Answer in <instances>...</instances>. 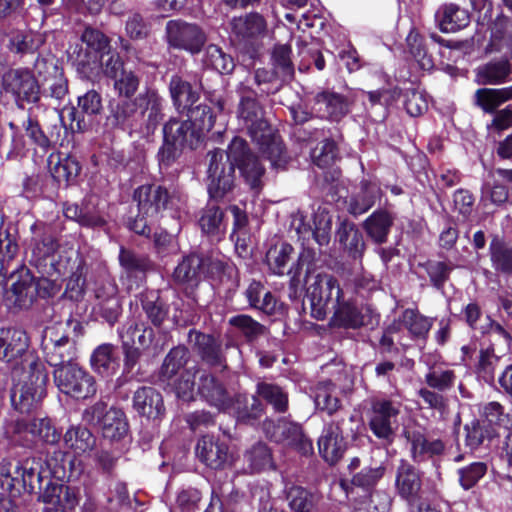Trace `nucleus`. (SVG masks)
<instances>
[{
	"mask_svg": "<svg viewBox=\"0 0 512 512\" xmlns=\"http://www.w3.org/2000/svg\"><path fill=\"white\" fill-rule=\"evenodd\" d=\"M314 402L316 407L332 415L340 408L338 389L331 381L319 382L315 388Z\"/></svg>",
	"mask_w": 512,
	"mask_h": 512,
	"instance_id": "nucleus-41",
	"label": "nucleus"
},
{
	"mask_svg": "<svg viewBox=\"0 0 512 512\" xmlns=\"http://www.w3.org/2000/svg\"><path fill=\"white\" fill-rule=\"evenodd\" d=\"M2 86L7 93L14 96L20 108L25 103L34 104L40 100V86L28 69H9L2 76Z\"/></svg>",
	"mask_w": 512,
	"mask_h": 512,
	"instance_id": "nucleus-13",
	"label": "nucleus"
},
{
	"mask_svg": "<svg viewBox=\"0 0 512 512\" xmlns=\"http://www.w3.org/2000/svg\"><path fill=\"white\" fill-rule=\"evenodd\" d=\"M207 159V186L211 198H222L232 190L235 166L252 189L261 188L265 168L257 156L247 149V144L242 138L234 137L226 153L221 149H215L207 154Z\"/></svg>",
	"mask_w": 512,
	"mask_h": 512,
	"instance_id": "nucleus-2",
	"label": "nucleus"
},
{
	"mask_svg": "<svg viewBox=\"0 0 512 512\" xmlns=\"http://www.w3.org/2000/svg\"><path fill=\"white\" fill-rule=\"evenodd\" d=\"M291 48L285 44H278L272 52V64L276 73L282 81H286L293 76L294 67L291 61Z\"/></svg>",
	"mask_w": 512,
	"mask_h": 512,
	"instance_id": "nucleus-58",
	"label": "nucleus"
},
{
	"mask_svg": "<svg viewBox=\"0 0 512 512\" xmlns=\"http://www.w3.org/2000/svg\"><path fill=\"white\" fill-rule=\"evenodd\" d=\"M380 197V188L373 182H362L360 190L351 197L348 210L357 216L367 212Z\"/></svg>",
	"mask_w": 512,
	"mask_h": 512,
	"instance_id": "nucleus-35",
	"label": "nucleus"
},
{
	"mask_svg": "<svg viewBox=\"0 0 512 512\" xmlns=\"http://www.w3.org/2000/svg\"><path fill=\"white\" fill-rule=\"evenodd\" d=\"M333 312V324L340 327L357 328L363 325V316L352 302L346 297V292L339 299V305H332L328 313Z\"/></svg>",
	"mask_w": 512,
	"mask_h": 512,
	"instance_id": "nucleus-30",
	"label": "nucleus"
},
{
	"mask_svg": "<svg viewBox=\"0 0 512 512\" xmlns=\"http://www.w3.org/2000/svg\"><path fill=\"white\" fill-rule=\"evenodd\" d=\"M119 263L128 275L144 274L150 267V261L146 256L124 247L120 248Z\"/></svg>",
	"mask_w": 512,
	"mask_h": 512,
	"instance_id": "nucleus-59",
	"label": "nucleus"
},
{
	"mask_svg": "<svg viewBox=\"0 0 512 512\" xmlns=\"http://www.w3.org/2000/svg\"><path fill=\"white\" fill-rule=\"evenodd\" d=\"M97 304L94 307L96 313H98L106 322L113 325L122 312V306L118 297L117 286L107 281L97 287L95 291Z\"/></svg>",
	"mask_w": 512,
	"mask_h": 512,
	"instance_id": "nucleus-23",
	"label": "nucleus"
},
{
	"mask_svg": "<svg viewBox=\"0 0 512 512\" xmlns=\"http://www.w3.org/2000/svg\"><path fill=\"white\" fill-rule=\"evenodd\" d=\"M64 443L75 455H81L92 450L95 445V437L87 428L73 426L64 434Z\"/></svg>",
	"mask_w": 512,
	"mask_h": 512,
	"instance_id": "nucleus-39",
	"label": "nucleus"
},
{
	"mask_svg": "<svg viewBox=\"0 0 512 512\" xmlns=\"http://www.w3.org/2000/svg\"><path fill=\"white\" fill-rule=\"evenodd\" d=\"M199 226L204 233L219 238L225 231L221 209L214 203H208L201 211Z\"/></svg>",
	"mask_w": 512,
	"mask_h": 512,
	"instance_id": "nucleus-48",
	"label": "nucleus"
},
{
	"mask_svg": "<svg viewBox=\"0 0 512 512\" xmlns=\"http://www.w3.org/2000/svg\"><path fill=\"white\" fill-rule=\"evenodd\" d=\"M18 474V488L21 491L32 492L35 489L36 483H41L42 474L39 470V465L34 461H25L19 463V470H15Z\"/></svg>",
	"mask_w": 512,
	"mask_h": 512,
	"instance_id": "nucleus-57",
	"label": "nucleus"
},
{
	"mask_svg": "<svg viewBox=\"0 0 512 512\" xmlns=\"http://www.w3.org/2000/svg\"><path fill=\"white\" fill-rule=\"evenodd\" d=\"M401 402L391 399H378L372 403L369 426L373 434L387 443H391L398 427V415Z\"/></svg>",
	"mask_w": 512,
	"mask_h": 512,
	"instance_id": "nucleus-14",
	"label": "nucleus"
},
{
	"mask_svg": "<svg viewBox=\"0 0 512 512\" xmlns=\"http://www.w3.org/2000/svg\"><path fill=\"white\" fill-rule=\"evenodd\" d=\"M91 365L101 375L108 376L114 373L118 366L115 347L107 343L98 346L91 356Z\"/></svg>",
	"mask_w": 512,
	"mask_h": 512,
	"instance_id": "nucleus-47",
	"label": "nucleus"
},
{
	"mask_svg": "<svg viewBox=\"0 0 512 512\" xmlns=\"http://www.w3.org/2000/svg\"><path fill=\"white\" fill-rule=\"evenodd\" d=\"M250 473L261 472L274 468V461L269 447L264 443H256L244 454Z\"/></svg>",
	"mask_w": 512,
	"mask_h": 512,
	"instance_id": "nucleus-40",
	"label": "nucleus"
},
{
	"mask_svg": "<svg viewBox=\"0 0 512 512\" xmlns=\"http://www.w3.org/2000/svg\"><path fill=\"white\" fill-rule=\"evenodd\" d=\"M133 408L141 416L158 419L164 415L165 407L160 392L153 387H140L133 395Z\"/></svg>",
	"mask_w": 512,
	"mask_h": 512,
	"instance_id": "nucleus-25",
	"label": "nucleus"
},
{
	"mask_svg": "<svg viewBox=\"0 0 512 512\" xmlns=\"http://www.w3.org/2000/svg\"><path fill=\"white\" fill-rule=\"evenodd\" d=\"M482 414L490 424L502 427L504 431L512 428V416L505 412L504 407L498 402L493 401L484 405Z\"/></svg>",
	"mask_w": 512,
	"mask_h": 512,
	"instance_id": "nucleus-63",
	"label": "nucleus"
},
{
	"mask_svg": "<svg viewBox=\"0 0 512 512\" xmlns=\"http://www.w3.org/2000/svg\"><path fill=\"white\" fill-rule=\"evenodd\" d=\"M422 488L421 473L412 464L402 460L395 475V490L397 495L405 500L410 508L419 504Z\"/></svg>",
	"mask_w": 512,
	"mask_h": 512,
	"instance_id": "nucleus-18",
	"label": "nucleus"
},
{
	"mask_svg": "<svg viewBox=\"0 0 512 512\" xmlns=\"http://www.w3.org/2000/svg\"><path fill=\"white\" fill-rule=\"evenodd\" d=\"M170 96L178 112L189 110L199 99V91L179 76H173L169 83Z\"/></svg>",
	"mask_w": 512,
	"mask_h": 512,
	"instance_id": "nucleus-31",
	"label": "nucleus"
},
{
	"mask_svg": "<svg viewBox=\"0 0 512 512\" xmlns=\"http://www.w3.org/2000/svg\"><path fill=\"white\" fill-rule=\"evenodd\" d=\"M188 350L177 346L170 350L159 371L158 379L162 385H170L173 377L184 367L188 360Z\"/></svg>",
	"mask_w": 512,
	"mask_h": 512,
	"instance_id": "nucleus-38",
	"label": "nucleus"
},
{
	"mask_svg": "<svg viewBox=\"0 0 512 512\" xmlns=\"http://www.w3.org/2000/svg\"><path fill=\"white\" fill-rule=\"evenodd\" d=\"M199 382L197 393L211 406L216 407L221 411H233L237 414L238 418H257L260 416L262 408L259 401L252 397L251 409L248 411H241L240 407H234L235 403L232 400L225 387L216 380L214 376L205 371H199ZM236 404H240V397L237 398Z\"/></svg>",
	"mask_w": 512,
	"mask_h": 512,
	"instance_id": "nucleus-7",
	"label": "nucleus"
},
{
	"mask_svg": "<svg viewBox=\"0 0 512 512\" xmlns=\"http://www.w3.org/2000/svg\"><path fill=\"white\" fill-rule=\"evenodd\" d=\"M287 501L295 512H312L319 496L301 486H292L287 490Z\"/></svg>",
	"mask_w": 512,
	"mask_h": 512,
	"instance_id": "nucleus-49",
	"label": "nucleus"
},
{
	"mask_svg": "<svg viewBox=\"0 0 512 512\" xmlns=\"http://www.w3.org/2000/svg\"><path fill=\"white\" fill-rule=\"evenodd\" d=\"M48 168L52 177L59 183L73 181L81 169L79 163L74 158H61L59 154L55 153L48 157Z\"/></svg>",
	"mask_w": 512,
	"mask_h": 512,
	"instance_id": "nucleus-34",
	"label": "nucleus"
},
{
	"mask_svg": "<svg viewBox=\"0 0 512 512\" xmlns=\"http://www.w3.org/2000/svg\"><path fill=\"white\" fill-rule=\"evenodd\" d=\"M53 379L61 393L76 400L89 399L97 392L95 378L77 362L54 369Z\"/></svg>",
	"mask_w": 512,
	"mask_h": 512,
	"instance_id": "nucleus-8",
	"label": "nucleus"
},
{
	"mask_svg": "<svg viewBox=\"0 0 512 512\" xmlns=\"http://www.w3.org/2000/svg\"><path fill=\"white\" fill-rule=\"evenodd\" d=\"M203 64L220 74H230L235 68L231 55L226 54L220 47L213 44L206 48Z\"/></svg>",
	"mask_w": 512,
	"mask_h": 512,
	"instance_id": "nucleus-50",
	"label": "nucleus"
},
{
	"mask_svg": "<svg viewBox=\"0 0 512 512\" xmlns=\"http://www.w3.org/2000/svg\"><path fill=\"white\" fill-rule=\"evenodd\" d=\"M140 127L145 126L146 133H152L163 118L164 100L154 90H147L137 96Z\"/></svg>",
	"mask_w": 512,
	"mask_h": 512,
	"instance_id": "nucleus-21",
	"label": "nucleus"
},
{
	"mask_svg": "<svg viewBox=\"0 0 512 512\" xmlns=\"http://www.w3.org/2000/svg\"><path fill=\"white\" fill-rule=\"evenodd\" d=\"M28 348L29 338L25 331L0 329V360L10 365L13 371L11 401L21 413L29 412L44 398L48 380L43 363Z\"/></svg>",
	"mask_w": 512,
	"mask_h": 512,
	"instance_id": "nucleus-1",
	"label": "nucleus"
},
{
	"mask_svg": "<svg viewBox=\"0 0 512 512\" xmlns=\"http://www.w3.org/2000/svg\"><path fill=\"white\" fill-rule=\"evenodd\" d=\"M336 237L353 258L361 257L365 248L363 236L354 223L342 222Z\"/></svg>",
	"mask_w": 512,
	"mask_h": 512,
	"instance_id": "nucleus-37",
	"label": "nucleus"
},
{
	"mask_svg": "<svg viewBox=\"0 0 512 512\" xmlns=\"http://www.w3.org/2000/svg\"><path fill=\"white\" fill-rule=\"evenodd\" d=\"M42 35L32 31H14L9 35L8 48L17 54L34 53L43 44Z\"/></svg>",
	"mask_w": 512,
	"mask_h": 512,
	"instance_id": "nucleus-44",
	"label": "nucleus"
},
{
	"mask_svg": "<svg viewBox=\"0 0 512 512\" xmlns=\"http://www.w3.org/2000/svg\"><path fill=\"white\" fill-rule=\"evenodd\" d=\"M400 322L413 338H425L432 327V320L421 315L415 309L404 310Z\"/></svg>",
	"mask_w": 512,
	"mask_h": 512,
	"instance_id": "nucleus-53",
	"label": "nucleus"
},
{
	"mask_svg": "<svg viewBox=\"0 0 512 512\" xmlns=\"http://www.w3.org/2000/svg\"><path fill=\"white\" fill-rule=\"evenodd\" d=\"M133 199L137 202L140 215L156 220L163 210H180L183 203L178 193L169 191L160 185L144 184L135 189Z\"/></svg>",
	"mask_w": 512,
	"mask_h": 512,
	"instance_id": "nucleus-9",
	"label": "nucleus"
},
{
	"mask_svg": "<svg viewBox=\"0 0 512 512\" xmlns=\"http://www.w3.org/2000/svg\"><path fill=\"white\" fill-rule=\"evenodd\" d=\"M435 19L444 33H453L468 26L470 16L466 9L454 3H446L438 8Z\"/></svg>",
	"mask_w": 512,
	"mask_h": 512,
	"instance_id": "nucleus-26",
	"label": "nucleus"
},
{
	"mask_svg": "<svg viewBox=\"0 0 512 512\" xmlns=\"http://www.w3.org/2000/svg\"><path fill=\"white\" fill-rule=\"evenodd\" d=\"M306 283V295L310 301L312 316L322 320L332 305H339V299L345 291L333 275L324 272L314 274L309 268Z\"/></svg>",
	"mask_w": 512,
	"mask_h": 512,
	"instance_id": "nucleus-6",
	"label": "nucleus"
},
{
	"mask_svg": "<svg viewBox=\"0 0 512 512\" xmlns=\"http://www.w3.org/2000/svg\"><path fill=\"white\" fill-rule=\"evenodd\" d=\"M204 267L203 259L197 254H190L183 258L173 273V278L178 283L196 282Z\"/></svg>",
	"mask_w": 512,
	"mask_h": 512,
	"instance_id": "nucleus-46",
	"label": "nucleus"
},
{
	"mask_svg": "<svg viewBox=\"0 0 512 512\" xmlns=\"http://www.w3.org/2000/svg\"><path fill=\"white\" fill-rule=\"evenodd\" d=\"M257 394L260 398L272 405L275 411L284 412L288 406V397L283 389L273 383L260 382L257 385Z\"/></svg>",
	"mask_w": 512,
	"mask_h": 512,
	"instance_id": "nucleus-55",
	"label": "nucleus"
},
{
	"mask_svg": "<svg viewBox=\"0 0 512 512\" xmlns=\"http://www.w3.org/2000/svg\"><path fill=\"white\" fill-rule=\"evenodd\" d=\"M320 455L329 464L337 463L344 455L346 442L338 424L330 423L323 428L318 439Z\"/></svg>",
	"mask_w": 512,
	"mask_h": 512,
	"instance_id": "nucleus-24",
	"label": "nucleus"
},
{
	"mask_svg": "<svg viewBox=\"0 0 512 512\" xmlns=\"http://www.w3.org/2000/svg\"><path fill=\"white\" fill-rule=\"evenodd\" d=\"M19 429L25 433V438L31 443L43 442L53 445L59 441L61 436L48 418H37L28 423H19Z\"/></svg>",
	"mask_w": 512,
	"mask_h": 512,
	"instance_id": "nucleus-29",
	"label": "nucleus"
},
{
	"mask_svg": "<svg viewBox=\"0 0 512 512\" xmlns=\"http://www.w3.org/2000/svg\"><path fill=\"white\" fill-rule=\"evenodd\" d=\"M68 59L82 78L91 81L97 80L101 74L114 79L121 70H125L119 54L111 51L107 36L90 27L70 45Z\"/></svg>",
	"mask_w": 512,
	"mask_h": 512,
	"instance_id": "nucleus-3",
	"label": "nucleus"
},
{
	"mask_svg": "<svg viewBox=\"0 0 512 512\" xmlns=\"http://www.w3.org/2000/svg\"><path fill=\"white\" fill-rule=\"evenodd\" d=\"M41 348L47 363L54 369L65 364L76 363L75 341L61 323H56L44 329Z\"/></svg>",
	"mask_w": 512,
	"mask_h": 512,
	"instance_id": "nucleus-10",
	"label": "nucleus"
},
{
	"mask_svg": "<svg viewBox=\"0 0 512 512\" xmlns=\"http://www.w3.org/2000/svg\"><path fill=\"white\" fill-rule=\"evenodd\" d=\"M493 268L506 275L512 274V245L495 237L489 246Z\"/></svg>",
	"mask_w": 512,
	"mask_h": 512,
	"instance_id": "nucleus-45",
	"label": "nucleus"
},
{
	"mask_svg": "<svg viewBox=\"0 0 512 512\" xmlns=\"http://www.w3.org/2000/svg\"><path fill=\"white\" fill-rule=\"evenodd\" d=\"M84 419L98 426L103 437L110 441H119L128 433V422L124 412L117 408L107 409L103 402H97L86 409Z\"/></svg>",
	"mask_w": 512,
	"mask_h": 512,
	"instance_id": "nucleus-12",
	"label": "nucleus"
},
{
	"mask_svg": "<svg viewBox=\"0 0 512 512\" xmlns=\"http://www.w3.org/2000/svg\"><path fill=\"white\" fill-rule=\"evenodd\" d=\"M195 126V129L200 132L201 139L204 138L205 134L209 132L214 126V115L209 106L198 105L191 107L188 110V119Z\"/></svg>",
	"mask_w": 512,
	"mask_h": 512,
	"instance_id": "nucleus-60",
	"label": "nucleus"
},
{
	"mask_svg": "<svg viewBox=\"0 0 512 512\" xmlns=\"http://www.w3.org/2000/svg\"><path fill=\"white\" fill-rule=\"evenodd\" d=\"M197 371L192 372L191 370L184 371L181 376L174 380L171 386L176 397L182 401L188 402L195 398V374Z\"/></svg>",
	"mask_w": 512,
	"mask_h": 512,
	"instance_id": "nucleus-62",
	"label": "nucleus"
},
{
	"mask_svg": "<svg viewBox=\"0 0 512 512\" xmlns=\"http://www.w3.org/2000/svg\"><path fill=\"white\" fill-rule=\"evenodd\" d=\"M245 80L250 81L251 89L257 92V96L270 95L278 92L284 81L276 71L259 68L254 71L253 76L247 77Z\"/></svg>",
	"mask_w": 512,
	"mask_h": 512,
	"instance_id": "nucleus-33",
	"label": "nucleus"
},
{
	"mask_svg": "<svg viewBox=\"0 0 512 512\" xmlns=\"http://www.w3.org/2000/svg\"><path fill=\"white\" fill-rule=\"evenodd\" d=\"M263 430L272 441L291 448L303 456L313 453V443L304 434L302 427L286 418H281L277 422L268 420L263 424Z\"/></svg>",
	"mask_w": 512,
	"mask_h": 512,
	"instance_id": "nucleus-11",
	"label": "nucleus"
},
{
	"mask_svg": "<svg viewBox=\"0 0 512 512\" xmlns=\"http://www.w3.org/2000/svg\"><path fill=\"white\" fill-rule=\"evenodd\" d=\"M292 252L293 247L288 243L271 247L266 254L270 271L275 275H284Z\"/></svg>",
	"mask_w": 512,
	"mask_h": 512,
	"instance_id": "nucleus-54",
	"label": "nucleus"
},
{
	"mask_svg": "<svg viewBox=\"0 0 512 512\" xmlns=\"http://www.w3.org/2000/svg\"><path fill=\"white\" fill-rule=\"evenodd\" d=\"M11 291L15 295V301L20 307L26 306L33 301L36 296V283L28 270L20 272L18 279L12 284Z\"/></svg>",
	"mask_w": 512,
	"mask_h": 512,
	"instance_id": "nucleus-51",
	"label": "nucleus"
},
{
	"mask_svg": "<svg viewBox=\"0 0 512 512\" xmlns=\"http://www.w3.org/2000/svg\"><path fill=\"white\" fill-rule=\"evenodd\" d=\"M137 97L134 100H122L111 106L108 121L123 130L140 128Z\"/></svg>",
	"mask_w": 512,
	"mask_h": 512,
	"instance_id": "nucleus-27",
	"label": "nucleus"
},
{
	"mask_svg": "<svg viewBox=\"0 0 512 512\" xmlns=\"http://www.w3.org/2000/svg\"><path fill=\"white\" fill-rule=\"evenodd\" d=\"M230 325L237 328L243 336L252 341L264 333V326L248 315H237L229 319Z\"/></svg>",
	"mask_w": 512,
	"mask_h": 512,
	"instance_id": "nucleus-64",
	"label": "nucleus"
},
{
	"mask_svg": "<svg viewBox=\"0 0 512 512\" xmlns=\"http://www.w3.org/2000/svg\"><path fill=\"white\" fill-rule=\"evenodd\" d=\"M402 97L404 107L412 117L420 116L428 109L427 96L423 91L408 88L404 90Z\"/></svg>",
	"mask_w": 512,
	"mask_h": 512,
	"instance_id": "nucleus-61",
	"label": "nucleus"
},
{
	"mask_svg": "<svg viewBox=\"0 0 512 512\" xmlns=\"http://www.w3.org/2000/svg\"><path fill=\"white\" fill-rule=\"evenodd\" d=\"M196 455L207 467L218 470L226 469L235 462V454L225 441L205 435L198 440Z\"/></svg>",
	"mask_w": 512,
	"mask_h": 512,
	"instance_id": "nucleus-17",
	"label": "nucleus"
},
{
	"mask_svg": "<svg viewBox=\"0 0 512 512\" xmlns=\"http://www.w3.org/2000/svg\"><path fill=\"white\" fill-rule=\"evenodd\" d=\"M202 141L191 121L171 118L163 127V144L158 151L161 169H168L185 149H195Z\"/></svg>",
	"mask_w": 512,
	"mask_h": 512,
	"instance_id": "nucleus-5",
	"label": "nucleus"
},
{
	"mask_svg": "<svg viewBox=\"0 0 512 512\" xmlns=\"http://www.w3.org/2000/svg\"><path fill=\"white\" fill-rule=\"evenodd\" d=\"M57 241L50 230H43L42 233L36 234L33 238L31 246L32 258L37 266H50L48 274L65 275L68 272V261L56 260L55 253L57 251Z\"/></svg>",
	"mask_w": 512,
	"mask_h": 512,
	"instance_id": "nucleus-16",
	"label": "nucleus"
},
{
	"mask_svg": "<svg viewBox=\"0 0 512 512\" xmlns=\"http://www.w3.org/2000/svg\"><path fill=\"white\" fill-rule=\"evenodd\" d=\"M188 339L204 361L212 365L221 363V347L213 336L191 330Z\"/></svg>",
	"mask_w": 512,
	"mask_h": 512,
	"instance_id": "nucleus-32",
	"label": "nucleus"
},
{
	"mask_svg": "<svg viewBox=\"0 0 512 512\" xmlns=\"http://www.w3.org/2000/svg\"><path fill=\"white\" fill-rule=\"evenodd\" d=\"M166 36L170 46L197 54L206 42L202 29L182 20H170L166 24Z\"/></svg>",
	"mask_w": 512,
	"mask_h": 512,
	"instance_id": "nucleus-15",
	"label": "nucleus"
},
{
	"mask_svg": "<svg viewBox=\"0 0 512 512\" xmlns=\"http://www.w3.org/2000/svg\"><path fill=\"white\" fill-rule=\"evenodd\" d=\"M237 93L240 102L237 109L239 124L258 146L261 154L274 169H283L288 158L279 136H277L264 117L263 108L256 100L257 92L251 89L250 81H242Z\"/></svg>",
	"mask_w": 512,
	"mask_h": 512,
	"instance_id": "nucleus-4",
	"label": "nucleus"
},
{
	"mask_svg": "<svg viewBox=\"0 0 512 512\" xmlns=\"http://www.w3.org/2000/svg\"><path fill=\"white\" fill-rule=\"evenodd\" d=\"M231 34L244 44H251L263 38L267 33V22L265 18L257 13L251 12L238 17H233L229 23Z\"/></svg>",
	"mask_w": 512,
	"mask_h": 512,
	"instance_id": "nucleus-19",
	"label": "nucleus"
},
{
	"mask_svg": "<svg viewBox=\"0 0 512 512\" xmlns=\"http://www.w3.org/2000/svg\"><path fill=\"white\" fill-rule=\"evenodd\" d=\"M200 500L199 490L192 487L181 488L176 492L174 501L170 504V512H196Z\"/></svg>",
	"mask_w": 512,
	"mask_h": 512,
	"instance_id": "nucleus-56",
	"label": "nucleus"
},
{
	"mask_svg": "<svg viewBox=\"0 0 512 512\" xmlns=\"http://www.w3.org/2000/svg\"><path fill=\"white\" fill-rule=\"evenodd\" d=\"M313 110L318 117L339 121L350 111V103L339 93L323 91L315 96Z\"/></svg>",
	"mask_w": 512,
	"mask_h": 512,
	"instance_id": "nucleus-22",
	"label": "nucleus"
},
{
	"mask_svg": "<svg viewBox=\"0 0 512 512\" xmlns=\"http://www.w3.org/2000/svg\"><path fill=\"white\" fill-rule=\"evenodd\" d=\"M512 73V64L508 59L491 60L476 69V82L480 85H499L507 82Z\"/></svg>",
	"mask_w": 512,
	"mask_h": 512,
	"instance_id": "nucleus-28",
	"label": "nucleus"
},
{
	"mask_svg": "<svg viewBox=\"0 0 512 512\" xmlns=\"http://www.w3.org/2000/svg\"><path fill=\"white\" fill-rule=\"evenodd\" d=\"M130 334V337L134 340L133 347H137L143 350L148 349L154 339V330L151 327L146 326L144 323H136L135 321H129L119 329V337L123 343V335Z\"/></svg>",
	"mask_w": 512,
	"mask_h": 512,
	"instance_id": "nucleus-52",
	"label": "nucleus"
},
{
	"mask_svg": "<svg viewBox=\"0 0 512 512\" xmlns=\"http://www.w3.org/2000/svg\"><path fill=\"white\" fill-rule=\"evenodd\" d=\"M141 305L147 318L154 326H160L168 317V307L160 299L157 291H146L141 294Z\"/></svg>",
	"mask_w": 512,
	"mask_h": 512,
	"instance_id": "nucleus-43",
	"label": "nucleus"
},
{
	"mask_svg": "<svg viewBox=\"0 0 512 512\" xmlns=\"http://www.w3.org/2000/svg\"><path fill=\"white\" fill-rule=\"evenodd\" d=\"M393 218L386 211L373 212L364 222L363 226L367 235L377 244L386 242Z\"/></svg>",
	"mask_w": 512,
	"mask_h": 512,
	"instance_id": "nucleus-36",
	"label": "nucleus"
},
{
	"mask_svg": "<svg viewBox=\"0 0 512 512\" xmlns=\"http://www.w3.org/2000/svg\"><path fill=\"white\" fill-rule=\"evenodd\" d=\"M405 437L409 445L410 455L414 462L421 463L441 456L445 451V444L440 439H428L417 430H406Z\"/></svg>",
	"mask_w": 512,
	"mask_h": 512,
	"instance_id": "nucleus-20",
	"label": "nucleus"
},
{
	"mask_svg": "<svg viewBox=\"0 0 512 512\" xmlns=\"http://www.w3.org/2000/svg\"><path fill=\"white\" fill-rule=\"evenodd\" d=\"M475 98L484 111L493 113L501 104L512 99V85L501 89H478Z\"/></svg>",
	"mask_w": 512,
	"mask_h": 512,
	"instance_id": "nucleus-42",
	"label": "nucleus"
}]
</instances>
